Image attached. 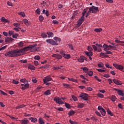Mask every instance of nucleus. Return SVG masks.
<instances>
[{"label":"nucleus","instance_id":"nucleus-18","mask_svg":"<svg viewBox=\"0 0 124 124\" xmlns=\"http://www.w3.org/2000/svg\"><path fill=\"white\" fill-rule=\"evenodd\" d=\"M25 106L26 105L24 104L20 105L19 106L16 107V109H21L22 108H24Z\"/></svg>","mask_w":124,"mask_h":124},{"label":"nucleus","instance_id":"nucleus-44","mask_svg":"<svg viewBox=\"0 0 124 124\" xmlns=\"http://www.w3.org/2000/svg\"><path fill=\"white\" fill-rule=\"evenodd\" d=\"M8 34L10 35V36H11V35H13L14 34V31H9Z\"/></svg>","mask_w":124,"mask_h":124},{"label":"nucleus","instance_id":"nucleus-29","mask_svg":"<svg viewBox=\"0 0 124 124\" xmlns=\"http://www.w3.org/2000/svg\"><path fill=\"white\" fill-rule=\"evenodd\" d=\"M101 114L102 115V116H106V111L105 110V109H104V108H103L102 109V110L100 111Z\"/></svg>","mask_w":124,"mask_h":124},{"label":"nucleus","instance_id":"nucleus-57","mask_svg":"<svg viewBox=\"0 0 124 124\" xmlns=\"http://www.w3.org/2000/svg\"><path fill=\"white\" fill-rule=\"evenodd\" d=\"M32 82H33V83H36L37 82V80H36V78H32Z\"/></svg>","mask_w":124,"mask_h":124},{"label":"nucleus","instance_id":"nucleus-43","mask_svg":"<svg viewBox=\"0 0 124 124\" xmlns=\"http://www.w3.org/2000/svg\"><path fill=\"white\" fill-rule=\"evenodd\" d=\"M97 95V96H98V97H100L101 98H103V97H104V95L101 93H98Z\"/></svg>","mask_w":124,"mask_h":124},{"label":"nucleus","instance_id":"nucleus-40","mask_svg":"<svg viewBox=\"0 0 124 124\" xmlns=\"http://www.w3.org/2000/svg\"><path fill=\"white\" fill-rule=\"evenodd\" d=\"M98 67H104V64L102 62H100L98 64Z\"/></svg>","mask_w":124,"mask_h":124},{"label":"nucleus","instance_id":"nucleus-38","mask_svg":"<svg viewBox=\"0 0 124 124\" xmlns=\"http://www.w3.org/2000/svg\"><path fill=\"white\" fill-rule=\"evenodd\" d=\"M31 123H37V118L33 117L31 120Z\"/></svg>","mask_w":124,"mask_h":124},{"label":"nucleus","instance_id":"nucleus-21","mask_svg":"<svg viewBox=\"0 0 124 124\" xmlns=\"http://www.w3.org/2000/svg\"><path fill=\"white\" fill-rule=\"evenodd\" d=\"M39 121V124H45V122L43 120V119L42 118H39L38 119Z\"/></svg>","mask_w":124,"mask_h":124},{"label":"nucleus","instance_id":"nucleus-51","mask_svg":"<svg viewBox=\"0 0 124 124\" xmlns=\"http://www.w3.org/2000/svg\"><path fill=\"white\" fill-rule=\"evenodd\" d=\"M40 11L41 10L39 8L37 9V10L35 11L36 13L38 14V15H40Z\"/></svg>","mask_w":124,"mask_h":124},{"label":"nucleus","instance_id":"nucleus-54","mask_svg":"<svg viewBox=\"0 0 124 124\" xmlns=\"http://www.w3.org/2000/svg\"><path fill=\"white\" fill-rule=\"evenodd\" d=\"M97 71H98V72H101L102 73H103V72H105V70H102L101 69H97Z\"/></svg>","mask_w":124,"mask_h":124},{"label":"nucleus","instance_id":"nucleus-12","mask_svg":"<svg viewBox=\"0 0 124 124\" xmlns=\"http://www.w3.org/2000/svg\"><path fill=\"white\" fill-rule=\"evenodd\" d=\"M19 121L20 122L21 124H28L30 123V121L27 118H24L22 120H19Z\"/></svg>","mask_w":124,"mask_h":124},{"label":"nucleus","instance_id":"nucleus-17","mask_svg":"<svg viewBox=\"0 0 124 124\" xmlns=\"http://www.w3.org/2000/svg\"><path fill=\"white\" fill-rule=\"evenodd\" d=\"M84 106H85V104H84V103H78V108L82 109V108H83Z\"/></svg>","mask_w":124,"mask_h":124},{"label":"nucleus","instance_id":"nucleus-50","mask_svg":"<svg viewBox=\"0 0 124 124\" xmlns=\"http://www.w3.org/2000/svg\"><path fill=\"white\" fill-rule=\"evenodd\" d=\"M34 60H40V59H41L40 58V56H39V55H37V56H35L34 57Z\"/></svg>","mask_w":124,"mask_h":124},{"label":"nucleus","instance_id":"nucleus-4","mask_svg":"<svg viewBox=\"0 0 124 124\" xmlns=\"http://www.w3.org/2000/svg\"><path fill=\"white\" fill-rule=\"evenodd\" d=\"M24 49L25 51H29V50H30L31 52H35L36 46L35 45H31L25 47Z\"/></svg>","mask_w":124,"mask_h":124},{"label":"nucleus","instance_id":"nucleus-39","mask_svg":"<svg viewBox=\"0 0 124 124\" xmlns=\"http://www.w3.org/2000/svg\"><path fill=\"white\" fill-rule=\"evenodd\" d=\"M17 44L19 47H23V46H24V42H20L17 43Z\"/></svg>","mask_w":124,"mask_h":124},{"label":"nucleus","instance_id":"nucleus-46","mask_svg":"<svg viewBox=\"0 0 124 124\" xmlns=\"http://www.w3.org/2000/svg\"><path fill=\"white\" fill-rule=\"evenodd\" d=\"M60 54L63 57H64V55H65L66 53L63 50H61L60 51Z\"/></svg>","mask_w":124,"mask_h":124},{"label":"nucleus","instance_id":"nucleus-52","mask_svg":"<svg viewBox=\"0 0 124 124\" xmlns=\"http://www.w3.org/2000/svg\"><path fill=\"white\" fill-rule=\"evenodd\" d=\"M108 47L109 48H110L111 49H117V46H114L109 45V46H108Z\"/></svg>","mask_w":124,"mask_h":124},{"label":"nucleus","instance_id":"nucleus-3","mask_svg":"<svg viewBox=\"0 0 124 124\" xmlns=\"http://www.w3.org/2000/svg\"><path fill=\"white\" fill-rule=\"evenodd\" d=\"M89 9V8L87 7L85 8L82 13V16L81 17L80 19L78 20V22L77 24L78 27H80L81 25L83 23L84 21H85V15L86 13H87V12L88 11V10Z\"/></svg>","mask_w":124,"mask_h":124},{"label":"nucleus","instance_id":"nucleus-59","mask_svg":"<svg viewBox=\"0 0 124 124\" xmlns=\"http://www.w3.org/2000/svg\"><path fill=\"white\" fill-rule=\"evenodd\" d=\"M94 78L96 79V80H97L98 82H101V79L98 78V77L96 76H94Z\"/></svg>","mask_w":124,"mask_h":124},{"label":"nucleus","instance_id":"nucleus-45","mask_svg":"<svg viewBox=\"0 0 124 124\" xmlns=\"http://www.w3.org/2000/svg\"><path fill=\"white\" fill-rule=\"evenodd\" d=\"M19 62L21 63H27V62H28V61L27 60H20Z\"/></svg>","mask_w":124,"mask_h":124},{"label":"nucleus","instance_id":"nucleus-20","mask_svg":"<svg viewBox=\"0 0 124 124\" xmlns=\"http://www.w3.org/2000/svg\"><path fill=\"white\" fill-rule=\"evenodd\" d=\"M84 57L83 56H80V58L78 59V62H84Z\"/></svg>","mask_w":124,"mask_h":124},{"label":"nucleus","instance_id":"nucleus-61","mask_svg":"<svg viewBox=\"0 0 124 124\" xmlns=\"http://www.w3.org/2000/svg\"><path fill=\"white\" fill-rule=\"evenodd\" d=\"M86 90H87V91H89V92H92V91H93V88L91 87H87L86 88Z\"/></svg>","mask_w":124,"mask_h":124},{"label":"nucleus","instance_id":"nucleus-14","mask_svg":"<svg viewBox=\"0 0 124 124\" xmlns=\"http://www.w3.org/2000/svg\"><path fill=\"white\" fill-rule=\"evenodd\" d=\"M46 34H47V37L50 38V37H54V33L52 31H47L46 32Z\"/></svg>","mask_w":124,"mask_h":124},{"label":"nucleus","instance_id":"nucleus-11","mask_svg":"<svg viewBox=\"0 0 124 124\" xmlns=\"http://www.w3.org/2000/svg\"><path fill=\"white\" fill-rule=\"evenodd\" d=\"M21 86H23L21 88V90L23 91H25V90H27V89H29V88H30V84L29 83H26L25 84H21Z\"/></svg>","mask_w":124,"mask_h":124},{"label":"nucleus","instance_id":"nucleus-15","mask_svg":"<svg viewBox=\"0 0 124 124\" xmlns=\"http://www.w3.org/2000/svg\"><path fill=\"white\" fill-rule=\"evenodd\" d=\"M28 67L29 69H31V70H35V67H34L33 65L29 64Z\"/></svg>","mask_w":124,"mask_h":124},{"label":"nucleus","instance_id":"nucleus-37","mask_svg":"<svg viewBox=\"0 0 124 124\" xmlns=\"http://www.w3.org/2000/svg\"><path fill=\"white\" fill-rule=\"evenodd\" d=\"M103 47L104 48V51H106V49H107L108 47H109V46L107 45L106 44H104Z\"/></svg>","mask_w":124,"mask_h":124},{"label":"nucleus","instance_id":"nucleus-55","mask_svg":"<svg viewBox=\"0 0 124 124\" xmlns=\"http://www.w3.org/2000/svg\"><path fill=\"white\" fill-rule=\"evenodd\" d=\"M105 66L107 67V68H111L112 69V67L110 66L108 63H107L105 64Z\"/></svg>","mask_w":124,"mask_h":124},{"label":"nucleus","instance_id":"nucleus-53","mask_svg":"<svg viewBox=\"0 0 124 124\" xmlns=\"http://www.w3.org/2000/svg\"><path fill=\"white\" fill-rule=\"evenodd\" d=\"M65 107H66L68 109L70 108V105L68 103H65Z\"/></svg>","mask_w":124,"mask_h":124},{"label":"nucleus","instance_id":"nucleus-41","mask_svg":"<svg viewBox=\"0 0 124 124\" xmlns=\"http://www.w3.org/2000/svg\"><path fill=\"white\" fill-rule=\"evenodd\" d=\"M70 124H78V123L75 121H72L71 119L69 120V121Z\"/></svg>","mask_w":124,"mask_h":124},{"label":"nucleus","instance_id":"nucleus-5","mask_svg":"<svg viewBox=\"0 0 124 124\" xmlns=\"http://www.w3.org/2000/svg\"><path fill=\"white\" fill-rule=\"evenodd\" d=\"M89 96H89V94L86 93H81L79 94V97H80L81 99H83V100H88Z\"/></svg>","mask_w":124,"mask_h":124},{"label":"nucleus","instance_id":"nucleus-48","mask_svg":"<svg viewBox=\"0 0 124 124\" xmlns=\"http://www.w3.org/2000/svg\"><path fill=\"white\" fill-rule=\"evenodd\" d=\"M13 83L16 85H18L19 84V81H16L15 79L13 80Z\"/></svg>","mask_w":124,"mask_h":124},{"label":"nucleus","instance_id":"nucleus-25","mask_svg":"<svg viewBox=\"0 0 124 124\" xmlns=\"http://www.w3.org/2000/svg\"><path fill=\"white\" fill-rule=\"evenodd\" d=\"M13 40V39L11 37H7L5 38V42H9V41H12Z\"/></svg>","mask_w":124,"mask_h":124},{"label":"nucleus","instance_id":"nucleus-47","mask_svg":"<svg viewBox=\"0 0 124 124\" xmlns=\"http://www.w3.org/2000/svg\"><path fill=\"white\" fill-rule=\"evenodd\" d=\"M72 97L74 101H77L78 100V98H77V97H76L74 95H72Z\"/></svg>","mask_w":124,"mask_h":124},{"label":"nucleus","instance_id":"nucleus-60","mask_svg":"<svg viewBox=\"0 0 124 124\" xmlns=\"http://www.w3.org/2000/svg\"><path fill=\"white\" fill-rule=\"evenodd\" d=\"M52 23L54 25H58V24H59V21H58V20H53Z\"/></svg>","mask_w":124,"mask_h":124},{"label":"nucleus","instance_id":"nucleus-58","mask_svg":"<svg viewBox=\"0 0 124 124\" xmlns=\"http://www.w3.org/2000/svg\"><path fill=\"white\" fill-rule=\"evenodd\" d=\"M53 68L55 70H58V69H61V68H60L59 66H54V67H53Z\"/></svg>","mask_w":124,"mask_h":124},{"label":"nucleus","instance_id":"nucleus-32","mask_svg":"<svg viewBox=\"0 0 124 124\" xmlns=\"http://www.w3.org/2000/svg\"><path fill=\"white\" fill-rule=\"evenodd\" d=\"M81 69H83V71L87 73L89 71V68L87 67H81Z\"/></svg>","mask_w":124,"mask_h":124},{"label":"nucleus","instance_id":"nucleus-30","mask_svg":"<svg viewBox=\"0 0 124 124\" xmlns=\"http://www.w3.org/2000/svg\"><path fill=\"white\" fill-rule=\"evenodd\" d=\"M48 35H47V34H46V33L45 32H43L41 35V36H42V37L43 38H46V37Z\"/></svg>","mask_w":124,"mask_h":124},{"label":"nucleus","instance_id":"nucleus-16","mask_svg":"<svg viewBox=\"0 0 124 124\" xmlns=\"http://www.w3.org/2000/svg\"><path fill=\"white\" fill-rule=\"evenodd\" d=\"M113 83H114V84H116V85H118L119 86H121V85H122V83H121V82H120L119 80L116 79H113Z\"/></svg>","mask_w":124,"mask_h":124},{"label":"nucleus","instance_id":"nucleus-8","mask_svg":"<svg viewBox=\"0 0 124 124\" xmlns=\"http://www.w3.org/2000/svg\"><path fill=\"white\" fill-rule=\"evenodd\" d=\"M50 81H52V78H51V76L49 75L45 78L43 79L44 83H47V82H50Z\"/></svg>","mask_w":124,"mask_h":124},{"label":"nucleus","instance_id":"nucleus-28","mask_svg":"<svg viewBox=\"0 0 124 124\" xmlns=\"http://www.w3.org/2000/svg\"><path fill=\"white\" fill-rule=\"evenodd\" d=\"M107 112L108 114V115H110L111 117H113V116H114V114H113V113H112L111 111H110V109H107Z\"/></svg>","mask_w":124,"mask_h":124},{"label":"nucleus","instance_id":"nucleus-34","mask_svg":"<svg viewBox=\"0 0 124 124\" xmlns=\"http://www.w3.org/2000/svg\"><path fill=\"white\" fill-rule=\"evenodd\" d=\"M39 20L40 22H43V20H44V17H43V16H40L39 17Z\"/></svg>","mask_w":124,"mask_h":124},{"label":"nucleus","instance_id":"nucleus-42","mask_svg":"<svg viewBox=\"0 0 124 124\" xmlns=\"http://www.w3.org/2000/svg\"><path fill=\"white\" fill-rule=\"evenodd\" d=\"M18 15H21V16H22V17H25L26 16L25 15V13H24L23 12H20L19 13H18Z\"/></svg>","mask_w":124,"mask_h":124},{"label":"nucleus","instance_id":"nucleus-64","mask_svg":"<svg viewBox=\"0 0 124 124\" xmlns=\"http://www.w3.org/2000/svg\"><path fill=\"white\" fill-rule=\"evenodd\" d=\"M34 64L36 66H37V65H38V64H39V63L38 62V61H34Z\"/></svg>","mask_w":124,"mask_h":124},{"label":"nucleus","instance_id":"nucleus-56","mask_svg":"<svg viewBox=\"0 0 124 124\" xmlns=\"http://www.w3.org/2000/svg\"><path fill=\"white\" fill-rule=\"evenodd\" d=\"M87 50L89 51V52H92V51H93V48L92 46H88Z\"/></svg>","mask_w":124,"mask_h":124},{"label":"nucleus","instance_id":"nucleus-27","mask_svg":"<svg viewBox=\"0 0 124 124\" xmlns=\"http://www.w3.org/2000/svg\"><path fill=\"white\" fill-rule=\"evenodd\" d=\"M68 79H69V81L74 82L75 83H77V82H78V80L77 79H74L73 78H68Z\"/></svg>","mask_w":124,"mask_h":124},{"label":"nucleus","instance_id":"nucleus-33","mask_svg":"<svg viewBox=\"0 0 124 124\" xmlns=\"http://www.w3.org/2000/svg\"><path fill=\"white\" fill-rule=\"evenodd\" d=\"M87 73L89 76L92 77L93 74V71H88Z\"/></svg>","mask_w":124,"mask_h":124},{"label":"nucleus","instance_id":"nucleus-1","mask_svg":"<svg viewBox=\"0 0 124 124\" xmlns=\"http://www.w3.org/2000/svg\"><path fill=\"white\" fill-rule=\"evenodd\" d=\"M21 53H22L21 50H11L9 51L5 54V57H18L21 56Z\"/></svg>","mask_w":124,"mask_h":124},{"label":"nucleus","instance_id":"nucleus-62","mask_svg":"<svg viewBox=\"0 0 124 124\" xmlns=\"http://www.w3.org/2000/svg\"><path fill=\"white\" fill-rule=\"evenodd\" d=\"M92 47L95 51H97V47L95 46V45H93Z\"/></svg>","mask_w":124,"mask_h":124},{"label":"nucleus","instance_id":"nucleus-31","mask_svg":"<svg viewBox=\"0 0 124 124\" xmlns=\"http://www.w3.org/2000/svg\"><path fill=\"white\" fill-rule=\"evenodd\" d=\"M102 31V29L101 28H96L94 30V31H96V32H100V31Z\"/></svg>","mask_w":124,"mask_h":124},{"label":"nucleus","instance_id":"nucleus-36","mask_svg":"<svg viewBox=\"0 0 124 124\" xmlns=\"http://www.w3.org/2000/svg\"><path fill=\"white\" fill-rule=\"evenodd\" d=\"M68 46L71 50H74V48L73 47V46L71 44H68Z\"/></svg>","mask_w":124,"mask_h":124},{"label":"nucleus","instance_id":"nucleus-35","mask_svg":"<svg viewBox=\"0 0 124 124\" xmlns=\"http://www.w3.org/2000/svg\"><path fill=\"white\" fill-rule=\"evenodd\" d=\"M20 81L21 82V83H25V82H26L27 83H28V80H27V79L26 78H21L20 79Z\"/></svg>","mask_w":124,"mask_h":124},{"label":"nucleus","instance_id":"nucleus-23","mask_svg":"<svg viewBox=\"0 0 124 124\" xmlns=\"http://www.w3.org/2000/svg\"><path fill=\"white\" fill-rule=\"evenodd\" d=\"M110 99L113 102H114V101H116V100L117 99V97H116V96L113 95L111 96Z\"/></svg>","mask_w":124,"mask_h":124},{"label":"nucleus","instance_id":"nucleus-9","mask_svg":"<svg viewBox=\"0 0 124 124\" xmlns=\"http://www.w3.org/2000/svg\"><path fill=\"white\" fill-rule=\"evenodd\" d=\"M114 90L117 92V93L119 95H121V96H124V91H122V90L118 89L117 88H114Z\"/></svg>","mask_w":124,"mask_h":124},{"label":"nucleus","instance_id":"nucleus-19","mask_svg":"<svg viewBox=\"0 0 124 124\" xmlns=\"http://www.w3.org/2000/svg\"><path fill=\"white\" fill-rule=\"evenodd\" d=\"M85 54L88 57H92V56H93V52H85Z\"/></svg>","mask_w":124,"mask_h":124},{"label":"nucleus","instance_id":"nucleus-7","mask_svg":"<svg viewBox=\"0 0 124 124\" xmlns=\"http://www.w3.org/2000/svg\"><path fill=\"white\" fill-rule=\"evenodd\" d=\"M54 100L56 102V103H58V104H63V102L62 101V99L59 97H54Z\"/></svg>","mask_w":124,"mask_h":124},{"label":"nucleus","instance_id":"nucleus-24","mask_svg":"<svg viewBox=\"0 0 124 124\" xmlns=\"http://www.w3.org/2000/svg\"><path fill=\"white\" fill-rule=\"evenodd\" d=\"M44 94L45 95H49V94H51V91L49 90H46L45 92H44Z\"/></svg>","mask_w":124,"mask_h":124},{"label":"nucleus","instance_id":"nucleus-26","mask_svg":"<svg viewBox=\"0 0 124 124\" xmlns=\"http://www.w3.org/2000/svg\"><path fill=\"white\" fill-rule=\"evenodd\" d=\"M75 114V111H73V110H72L70 111L68 113V116H73V115Z\"/></svg>","mask_w":124,"mask_h":124},{"label":"nucleus","instance_id":"nucleus-22","mask_svg":"<svg viewBox=\"0 0 124 124\" xmlns=\"http://www.w3.org/2000/svg\"><path fill=\"white\" fill-rule=\"evenodd\" d=\"M63 57L64 58V59H67V60H68V59L71 58V56H70V54H65L64 55Z\"/></svg>","mask_w":124,"mask_h":124},{"label":"nucleus","instance_id":"nucleus-2","mask_svg":"<svg viewBox=\"0 0 124 124\" xmlns=\"http://www.w3.org/2000/svg\"><path fill=\"white\" fill-rule=\"evenodd\" d=\"M53 39L55 41L52 39H46V42L49 44H50L51 45H53L54 46H58V45H59V43H58V42H61V41H62V39L57 37H54Z\"/></svg>","mask_w":124,"mask_h":124},{"label":"nucleus","instance_id":"nucleus-6","mask_svg":"<svg viewBox=\"0 0 124 124\" xmlns=\"http://www.w3.org/2000/svg\"><path fill=\"white\" fill-rule=\"evenodd\" d=\"M90 11H92V13H96L97 12H99L98 7L94 6H92L91 7H90Z\"/></svg>","mask_w":124,"mask_h":124},{"label":"nucleus","instance_id":"nucleus-10","mask_svg":"<svg viewBox=\"0 0 124 124\" xmlns=\"http://www.w3.org/2000/svg\"><path fill=\"white\" fill-rule=\"evenodd\" d=\"M113 65L114 66V67L116 68L117 69H119V70H123V69H124V66H123L122 65H119L117 63H113Z\"/></svg>","mask_w":124,"mask_h":124},{"label":"nucleus","instance_id":"nucleus-49","mask_svg":"<svg viewBox=\"0 0 124 124\" xmlns=\"http://www.w3.org/2000/svg\"><path fill=\"white\" fill-rule=\"evenodd\" d=\"M0 93L1 94H2L3 95H7V93L3 92L2 90H0Z\"/></svg>","mask_w":124,"mask_h":124},{"label":"nucleus","instance_id":"nucleus-63","mask_svg":"<svg viewBox=\"0 0 124 124\" xmlns=\"http://www.w3.org/2000/svg\"><path fill=\"white\" fill-rule=\"evenodd\" d=\"M104 77H105V78H109V77H110V75H109V74H105L104 75Z\"/></svg>","mask_w":124,"mask_h":124},{"label":"nucleus","instance_id":"nucleus-13","mask_svg":"<svg viewBox=\"0 0 124 124\" xmlns=\"http://www.w3.org/2000/svg\"><path fill=\"white\" fill-rule=\"evenodd\" d=\"M52 57L53 58H56V59H58V60L62 59V56L60 54H53Z\"/></svg>","mask_w":124,"mask_h":124}]
</instances>
